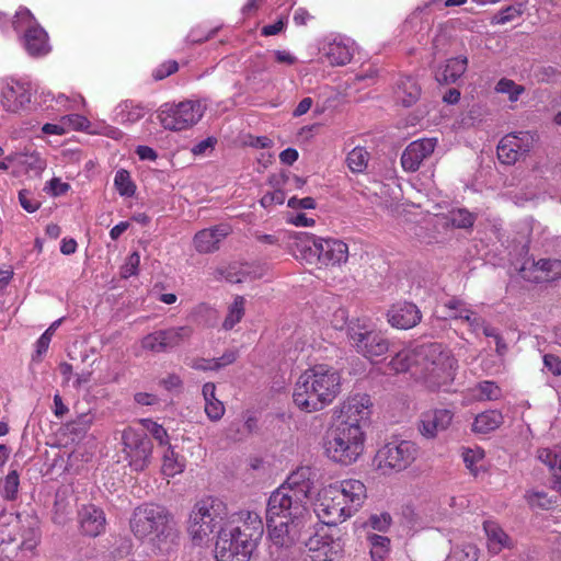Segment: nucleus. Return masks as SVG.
I'll list each match as a JSON object with an SVG mask.
<instances>
[{
  "label": "nucleus",
  "mask_w": 561,
  "mask_h": 561,
  "mask_svg": "<svg viewBox=\"0 0 561 561\" xmlns=\"http://www.w3.org/2000/svg\"><path fill=\"white\" fill-rule=\"evenodd\" d=\"M523 279L535 283H551L561 278V260L542 257L526 260L518 270Z\"/></svg>",
  "instance_id": "obj_19"
},
{
  "label": "nucleus",
  "mask_w": 561,
  "mask_h": 561,
  "mask_svg": "<svg viewBox=\"0 0 561 561\" xmlns=\"http://www.w3.org/2000/svg\"><path fill=\"white\" fill-rule=\"evenodd\" d=\"M307 501L312 488V470L304 466L293 471L282 484Z\"/></svg>",
  "instance_id": "obj_30"
},
{
  "label": "nucleus",
  "mask_w": 561,
  "mask_h": 561,
  "mask_svg": "<svg viewBox=\"0 0 561 561\" xmlns=\"http://www.w3.org/2000/svg\"><path fill=\"white\" fill-rule=\"evenodd\" d=\"M436 145V138H423L412 141L401 156L402 168L409 172L419 170L422 162L434 152Z\"/></svg>",
  "instance_id": "obj_23"
},
{
  "label": "nucleus",
  "mask_w": 561,
  "mask_h": 561,
  "mask_svg": "<svg viewBox=\"0 0 561 561\" xmlns=\"http://www.w3.org/2000/svg\"><path fill=\"white\" fill-rule=\"evenodd\" d=\"M320 51L331 66H344L351 61L354 48L348 38L334 37L325 42Z\"/></svg>",
  "instance_id": "obj_26"
},
{
  "label": "nucleus",
  "mask_w": 561,
  "mask_h": 561,
  "mask_svg": "<svg viewBox=\"0 0 561 561\" xmlns=\"http://www.w3.org/2000/svg\"><path fill=\"white\" fill-rule=\"evenodd\" d=\"M31 101V83L11 78L0 80V105L4 111L21 113L27 110Z\"/></svg>",
  "instance_id": "obj_16"
},
{
  "label": "nucleus",
  "mask_w": 561,
  "mask_h": 561,
  "mask_svg": "<svg viewBox=\"0 0 561 561\" xmlns=\"http://www.w3.org/2000/svg\"><path fill=\"white\" fill-rule=\"evenodd\" d=\"M535 137L529 131L504 136L497 145V158L504 164H514L533 148Z\"/></svg>",
  "instance_id": "obj_20"
},
{
  "label": "nucleus",
  "mask_w": 561,
  "mask_h": 561,
  "mask_svg": "<svg viewBox=\"0 0 561 561\" xmlns=\"http://www.w3.org/2000/svg\"><path fill=\"white\" fill-rule=\"evenodd\" d=\"M215 144H216L215 138L208 137L202 141H199L198 144H196L192 148V153L195 156L206 154L208 151L214 149Z\"/></svg>",
  "instance_id": "obj_64"
},
{
  "label": "nucleus",
  "mask_w": 561,
  "mask_h": 561,
  "mask_svg": "<svg viewBox=\"0 0 561 561\" xmlns=\"http://www.w3.org/2000/svg\"><path fill=\"white\" fill-rule=\"evenodd\" d=\"M288 176L286 174H278L270 176V184L274 187V191L266 193L262 196L260 203L264 208H268L273 205H282L285 202V193L282 186L285 185Z\"/></svg>",
  "instance_id": "obj_38"
},
{
  "label": "nucleus",
  "mask_w": 561,
  "mask_h": 561,
  "mask_svg": "<svg viewBox=\"0 0 561 561\" xmlns=\"http://www.w3.org/2000/svg\"><path fill=\"white\" fill-rule=\"evenodd\" d=\"M39 543V533L35 529L28 530L22 540L21 548L25 551H34Z\"/></svg>",
  "instance_id": "obj_60"
},
{
  "label": "nucleus",
  "mask_w": 561,
  "mask_h": 561,
  "mask_svg": "<svg viewBox=\"0 0 561 561\" xmlns=\"http://www.w3.org/2000/svg\"><path fill=\"white\" fill-rule=\"evenodd\" d=\"M307 501L283 485L278 486L267 502V522L276 518L306 519L308 515Z\"/></svg>",
  "instance_id": "obj_11"
},
{
  "label": "nucleus",
  "mask_w": 561,
  "mask_h": 561,
  "mask_svg": "<svg viewBox=\"0 0 561 561\" xmlns=\"http://www.w3.org/2000/svg\"><path fill=\"white\" fill-rule=\"evenodd\" d=\"M194 329L191 325L172 327L162 330L165 350L173 348L193 335Z\"/></svg>",
  "instance_id": "obj_39"
},
{
  "label": "nucleus",
  "mask_w": 561,
  "mask_h": 561,
  "mask_svg": "<svg viewBox=\"0 0 561 561\" xmlns=\"http://www.w3.org/2000/svg\"><path fill=\"white\" fill-rule=\"evenodd\" d=\"M331 484L337 491L340 500L345 503L348 516L352 517L366 500L365 484L357 479H345Z\"/></svg>",
  "instance_id": "obj_22"
},
{
  "label": "nucleus",
  "mask_w": 561,
  "mask_h": 561,
  "mask_svg": "<svg viewBox=\"0 0 561 561\" xmlns=\"http://www.w3.org/2000/svg\"><path fill=\"white\" fill-rule=\"evenodd\" d=\"M231 229L228 225H218L203 229L194 237V247L198 253H211L219 249L220 242L229 236Z\"/></svg>",
  "instance_id": "obj_28"
},
{
  "label": "nucleus",
  "mask_w": 561,
  "mask_h": 561,
  "mask_svg": "<svg viewBox=\"0 0 561 561\" xmlns=\"http://www.w3.org/2000/svg\"><path fill=\"white\" fill-rule=\"evenodd\" d=\"M306 248L317 255L318 261L325 266H337L347 262L348 247L345 242L333 238H318L313 234L301 233Z\"/></svg>",
  "instance_id": "obj_13"
},
{
  "label": "nucleus",
  "mask_w": 561,
  "mask_h": 561,
  "mask_svg": "<svg viewBox=\"0 0 561 561\" xmlns=\"http://www.w3.org/2000/svg\"><path fill=\"white\" fill-rule=\"evenodd\" d=\"M467 69V58H450L436 72L435 78L439 83L449 84L456 82Z\"/></svg>",
  "instance_id": "obj_32"
},
{
  "label": "nucleus",
  "mask_w": 561,
  "mask_h": 561,
  "mask_svg": "<svg viewBox=\"0 0 561 561\" xmlns=\"http://www.w3.org/2000/svg\"><path fill=\"white\" fill-rule=\"evenodd\" d=\"M448 220L453 227L468 229L473 226L476 215L466 208H457L449 211Z\"/></svg>",
  "instance_id": "obj_43"
},
{
  "label": "nucleus",
  "mask_w": 561,
  "mask_h": 561,
  "mask_svg": "<svg viewBox=\"0 0 561 561\" xmlns=\"http://www.w3.org/2000/svg\"><path fill=\"white\" fill-rule=\"evenodd\" d=\"M373 402L368 394L357 393L350 396L339 408L336 423H353L362 425L371 413Z\"/></svg>",
  "instance_id": "obj_21"
},
{
  "label": "nucleus",
  "mask_w": 561,
  "mask_h": 561,
  "mask_svg": "<svg viewBox=\"0 0 561 561\" xmlns=\"http://www.w3.org/2000/svg\"><path fill=\"white\" fill-rule=\"evenodd\" d=\"M129 527L137 539L151 546L154 553L168 552L175 538L171 513L158 504L147 503L136 507Z\"/></svg>",
  "instance_id": "obj_3"
},
{
  "label": "nucleus",
  "mask_w": 561,
  "mask_h": 561,
  "mask_svg": "<svg viewBox=\"0 0 561 561\" xmlns=\"http://www.w3.org/2000/svg\"><path fill=\"white\" fill-rule=\"evenodd\" d=\"M307 525L306 519H285L267 522L270 553L276 558H286L300 542Z\"/></svg>",
  "instance_id": "obj_9"
},
{
  "label": "nucleus",
  "mask_w": 561,
  "mask_h": 561,
  "mask_svg": "<svg viewBox=\"0 0 561 561\" xmlns=\"http://www.w3.org/2000/svg\"><path fill=\"white\" fill-rule=\"evenodd\" d=\"M497 93L506 94L511 102H516L525 92V88L511 79L502 78L495 85Z\"/></svg>",
  "instance_id": "obj_45"
},
{
  "label": "nucleus",
  "mask_w": 561,
  "mask_h": 561,
  "mask_svg": "<svg viewBox=\"0 0 561 561\" xmlns=\"http://www.w3.org/2000/svg\"><path fill=\"white\" fill-rule=\"evenodd\" d=\"M445 308H460L461 313L459 314L460 319L466 321L470 328V330L474 333L482 331L485 336L495 335V329L489 325L485 320L479 316H477L465 301L453 298L444 304Z\"/></svg>",
  "instance_id": "obj_29"
},
{
  "label": "nucleus",
  "mask_w": 561,
  "mask_h": 561,
  "mask_svg": "<svg viewBox=\"0 0 561 561\" xmlns=\"http://www.w3.org/2000/svg\"><path fill=\"white\" fill-rule=\"evenodd\" d=\"M347 334L357 353L371 363L385 355L390 348L388 339L381 331L376 330L367 319L352 321Z\"/></svg>",
  "instance_id": "obj_7"
},
{
  "label": "nucleus",
  "mask_w": 561,
  "mask_h": 561,
  "mask_svg": "<svg viewBox=\"0 0 561 561\" xmlns=\"http://www.w3.org/2000/svg\"><path fill=\"white\" fill-rule=\"evenodd\" d=\"M287 205L290 208L313 209L316 208V201L312 197H291L288 199Z\"/></svg>",
  "instance_id": "obj_63"
},
{
  "label": "nucleus",
  "mask_w": 561,
  "mask_h": 561,
  "mask_svg": "<svg viewBox=\"0 0 561 561\" xmlns=\"http://www.w3.org/2000/svg\"><path fill=\"white\" fill-rule=\"evenodd\" d=\"M312 505L314 514L324 525H337L351 518L345 503L340 500L332 484L318 491Z\"/></svg>",
  "instance_id": "obj_12"
},
{
  "label": "nucleus",
  "mask_w": 561,
  "mask_h": 561,
  "mask_svg": "<svg viewBox=\"0 0 561 561\" xmlns=\"http://www.w3.org/2000/svg\"><path fill=\"white\" fill-rule=\"evenodd\" d=\"M227 518V505L217 497L207 496L195 503L187 531L196 543H203L209 540L210 535L225 528Z\"/></svg>",
  "instance_id": "obj_5"
},
{
  "label": "nucleus",
  "mask_w": 561,
  "mask_h": 561,
  "mask_svg": "<svg viewBox=\"0 0 561 561\" xmlns=\"http://www.w3.org/2000/svg\"><path fill=\"white\" fill-rule=\"evenodd\" d=\"M202 393L205 401V413L211 421H218L225 414L224 403L216 398V386L214 382H206Z\"/></svg>",
  "instance_id": "obj_35"
},
{
  "label": "nucleus",
  "mask_w": 561,
  "mask_h": 561,
  "mask_svg": "<svg viewBox=\"0 0 561 561\" xmlns=\"http://www.w3.org/2000/svg\"><path fill=\"white\" fill-rule=\"evenodd\" d=\"M520 15V11L515 7H507L502 10L495 18V24H506Z\"/></svg>",
  "instance_id": "obj_61"
},
{
  "label": "nucleus",
  "mask_w": 561,
  "mask_h": 561,
  "mask_svg": "<svg viewBox=\"0 0 561 561\" xmlns=\"http://www.w3.org/2000/svg\"><path fill=\"white\" fill-rule=\"evenodd\" d=\"M141 346L145 350L156 352V353L164 352L165 346H164L162 330L154 331L152 333L147 334L141 340Z\"/></svg>",
  "instance_id": "obj_51"
},
{
  "label": "nucleus",
  "mask_w": 561,
  "mask_h": 561,
  "mask_svg": "<svg viewBox=\"0 0 561 561\" xmlns=\"http://www.w3.org/2000/svg\"><path fill=\"white\" fill-rule=\"evenodd\" d=\"M369 160V153L363 147H355L347 154L346 162L350 170L359 173L366 170Z\"/></svg>",
  "instance_id": "obj_42"
},
{
  "label": "nucleus",
  "mask_w": 561,
  "mask_h": 561,
  "mask_svg": "<svg viewBox=\"0 0 561 561\" xmlns=\"http://www.w3.org/2000/svg\"><path fill=\"white\" fill-rule=\"evenodd\" d=\"M365 440L363 425L336 423L324 438V454L335 463L350 466L364 454Z\"/></svg>",
  "instance_id": "obj_4"
},
{
  "label": "nucleus",
  "mask_w": 561,
  "mask_h": 561,
  "mask_svg": "<svg viewBox=\"0 0 561 561\" xmlns=\"http://www.w3.org/2000/svg\"><path fill=\"white\" fill-rule=\"evenodd\" d=\"M367 525L378 531H387L391 525V516L388 513L371 515Z\"/></svg>",
  "instance_id": "obj_56"
},
{
  "label": "nucleus",
  "mask_w": 561,
  "mask_h": 561,
  "mask_svg": "<svg viewBox=\"0 0 561 561\" xmlns=\"http://www.w3.org/2000/svg\"><path fill=\"white\" fill-rule=\"evenodd\" d=\"M483 528L488 537V547L491 552L499 553L502 549L511 546L510 537L495 522L485 520Z\"/></svg>",
  "instance_id": "obj_34"
},
{
  "label": "nucleus",
  "mask_w": 561,
  "mask_h": 561,
  "mask_svg": "<svg viewBox=\"0 0 561 561\" xmlns=\"http://www.w3.org/2000/svg\"><path fill=\"white\" fill-rule=\"evenodd\" d=\"M23 164L26 170L32 172L34 175H41L46 168V161L36 153L25 156Z\"/></svg>",
  "instance_id": "obj_53"
},
{
  "label": "nucleus",
  "mask_w": 561,
  "mask_h": 561,
  "mask_svg": "<svg viewBox=\"0 0 561 561\" xmlns=\"http://www.w3.org/2000/svg\"><path fill=\"white\" fill-rule=\"evenodd\" d=\"M371 561H386L390 553V539L377 534H368Z\"/></svg>",
  "instance_id": "obj_40"
},
{
  "label": "nucleus",
  "mask_w": 561,
  "mask_h": 561,
  "mask_svg": "<svg viewBox=\"0 0 561 561\" xmlns=\"http://www.w3.org/2000/svg\"><path fill=\"white\" fill-rule=\"evenodd\" d=\"M245 311V299L242 296H237L233 302L228 307L227 316L222 322V328L226 331L233 329L239 323Z\"/></svg>",
  "instance_id": "obj_41"
},
{
  "label": "nucleus",
  "mask_w": 561,
  "mask_h": 561,
  "mask_svg": "<svg viewBox=\"0 0 561 561\" xmlns=\"http://www.w3.org/2000/svg\"><path fill=\"white\" fill-rule=\"evenodd\" d=\"M4 496L8 500H13L19 489V474L15 470L9 472L4 481Z\"/></svg>",
  "instance_id": "obj_57"
},
{
  "label": "nucleus",
  "mask_w": 561,
  "mask_h": 561,
  "mask_svg": "<svg viewBox=\"0 0 561 561\" xmlns=\"http://www.w3.org/2000/svg\"><path fill=\"white\" fill-rule=\"evenodd\" d=\"M341 391L340 373L328 365H314L304 371L294 389V403L302 411L316 412L333 402Z\"/></svg>",
  "instance_id": "obj_2"
},
{
  "label": "nucleus",
  "mask_w": 561,
  "mask_h": 561,
  "mask_svg": "<svg viewBox=\"0 0 561 561\" xmlns=\"http://www.w3.org/2000/svg\"><path fill=\"white\" fill-rule=\"evenodd\" d=\"M394 93L399 102L404 106H411L420 98L421 88L414 78L403 77L398 81Z\"/></svg>",
  "instance_id": "obj_33"
},
{
  "label": "nucleus",
  "mask_w": 561,
  "mask_h": 561,
  "mask_svg": "<svg viewBox=\"0 0 561 561\" xmlns=\"http://www.w3.org/2000/svg\"><path fill=\"white\" fill-rule=\"evenodd\" d=\"M473 394L478 400H497L502 397V390L495 382L484 380L476 386Z\"/></svg>",
  "instance_id": "obj_44"
},
{
  "label": "nucleus",
  "mask_w": 561,
  "mask_h": 561,
  "mask_svg": "<svg viewBox=\"0 0 561 561\" xmlns=\"http://www.w3.org/2000/svg\"><path fill=\"white\" fill-rule=\"evenodd\" d=\"M503 423V415L497 410H489L478 414L472 423V432L488 434Z\"/></svg>",
  "instance_id": "obj_36"
},
{
  "label": "nucleus",
  "mask_w": 561,
  "mask_h": 561,
  "mask_svg": "<svg viewBox=\"0 0 561 561\" xmlns=\"http://www.w3.org/2000/svg\"><path fill=\"white\" fill-rule=\"evenodd\" d=\"M419 448L411 440H391L380 447L374 462L383 474L400 472L410 467L416 459Z\"/></svg>",
  "instance_id": "obj_10"
},
{
  "label": "nucleus",
  "mask_w": 561,
  "mask_h": 561,
  "mask_svg": "<svg viewBox=\"0 0 561 561\" xmlns=\"http://www.w3.org/2000/svg\"><path fill=\"white\" fill-rule=\"evenodd\" d=\"M478 549L471 543H465L451 550L448 561H477Z\"/></svg>",
  "instance_id": "obj_50"
},
{
  "label": "nucleus",
  "mask_w": 561,
  "mask_h": 561,
  "mask_svg": "<svg viewBox=\"0 0 561 561\" xmlns=\"http://www.w3.org/2000/svg\"><path fill=\"white\" fill-rule=\"evenodd\" d=\"M146 114V108L133 100H125L121 102L113 112L114 122L126 125L135 124L141 119Z\"/></svg>",
  "instance_id": "obj_31"
},
{
  "label": "nucleus",
  "mask_w": 561,
  "mask_h": 561,
  "mask_svg": "<svg viewBox=\"0 0 561 561\" xmlns=\"http://www.w3.org/2000/svg\"><path fill=\"white\" fill-rule=\"evenodd\" d=\"M305 561H335L343 551L340 539L333 538L324 528L317 530L305 541Z\"/></svg>",
  "instance_id": "obj_18"
},
{
  "label": "nucleus",
  "mask_w": 561,
  "mask_h": 561,
  "mask_svg": "<svg viewBox=\"0 0 561 561\" xmlns=\"http://www.w3.org/2000/svg\"><path fill=\"white\" fill-rule=\"evenodd\" d=\"M70 188V185L66 182H62L58 178L51 179L49 182L46 183L44 191L51 196H60L66 194Z\"/></svg>",
  "instance_id": "obj_58"
},
{
  "label": "nucleus",
  "mask_w": 561,
  "mask_h": 561,
  "mask_svg": "<svg viewBox=\"0 0 561 561\" xmlns=\"http://www.w3.org/2000/svg\"><path fill=\"white\" fill-rule=\"evenodd\" d=\"M225 528H228L240 539L247 540L255 548L257 547L264 531L261 515L257 512L250 510H241L231 515L228 514Z\"/></svg>",
  "instance_id": "obj_14"
},
{
  "label": "nucleus",
  "mask_w": 561,
  "mask_h": 561,
  "mask_svg": "<svg viewBox=\"0 0 561 561\" xmlns=\"http://www.w3.org/2000/svg\"><path fill=\"white\" fill-rule=\"evenodd\" d=\"M140 264V255L138 252H133L126 260L125 264L121 268V275L123 278H129L138 273Z\"/></svg>",
  "instance_id": "obj_55"
},
{
  "label": "nucleus",
  "mask_w": 561,
  "mask_h": 561,
  "mask_svg": "<svg viewBox=\"0 0 561 561\" xmlns=\"http://www.w3.org/2000/svg\"><path fill=\"white\" fill-rule=\"evenodd\" d=\"M12 26L18 34H22L21 44L30 56L42 57L50 51L48 35L30 10L21 8L16 11Z\"/></svg>",
  "instance_id": "obj_8"
},
{
  "label": "nucleus",
  "mask_w": 561,
  "mask_h": 561,
  "mask_svg": "<svg viewBox=\"0 0 561 561\" xmlns=\"http://www.w3.org/2000/svg\"><path fill=\"white\" fill-rule=\"evenodd\" d=\"M410 369L428 389L437 390L451 383L457 360L442 344L426 343L397 352L387 363L385 373L400 374Z\"/></svg>",
  "instance_id": "obj_1"
},
{
  "label": "nucleus",
  "mask_w": 561,
  "mask_h": 561,
  "mask_svg": "<svg viewBox=\"0 0 561 561\" xmlns=\"http://www.w3.org/2000/svg\"><path fill=\"white\" fill-rule=\"evenodd\" d=\"M545 367L554 376L561 375V359L553 354H546L543 356Z\"/></svg>",
  "instance_id": "obj_62"
},
{
  "label": "nucleus",
  "mask_w": 561,
  "mask_h": 561,
  "mask_svg": "<svg viewBox=\"0 0 561 561\" xmlns=\"http://www.w3.org/2000/svg\"><path fill=\"white\" fill-rule=\"evenodd\" d=\"M453 417L454 413L448 409L426 411L420 419V433L426 438H435L450 426Z\"/></svg>",
  "instance_id": "obj_25"
},
{
  "label": "nucleus",
  "mask_w": 561,
  "mask_h": 561,
  "mask_svg": "<svg viewBox=\"0 0 561 561\" xmlns=\"http://www.w3.org/2000/svg\"><path fill=\"white\" fill-rule=\"evenodd\" d=\"M256 548L240 539L228 528L218 530L215 543L216 561H249Z\"/></svg>",
  "instance_id": "obj_15"
},
{
  "label": "nucleus",
  "mask_w": 561,
  "mask_h": 561,
  "mask_svg": "<svg viewBox=\"0 0 561 561\" xmlns=\"http://www.w3.org/2000/svg\"><path fill=\"white\" fill-rule=\"evenodd\" d=\"M185 469V460L176 454L171 445L164 447L162 455L161 472L163 476L172 478L180 474Z\"/></svg>",
  "instance_id": "obj_37"
},
{
  "label": "nucleus",
  "mask_w": 561,
  "mask_h": 561,
  "mask_svg": "<svg viewBox=\"0 0 561 561\" xmlns=\"http://www.w3.org/2000/svg\"><path fill=\"white\" fill-rule=\"evenodd\" d=\"M66 130H87L90 127V122L87 117L80 114H70L61 117Z\"/></svg>",
  "instance_id": "obj_52"
},
{
  "label": "nucleus",
  "mask_w": 561,
  "mask_h": 561,
  "mask_svg": "<svg viewBox=\"0 0 561 561\" xmlns=\"http://www.w3.org/2000/svg\"><path fill=\"white\" fill-rule=\"evenodd\" d=\"M387 318L392 328L409 330L421 322L422 313L416 305L401 301L390 307Z\"/></svg>",
  "instance_id": "obj_24"
},
{
  "label": "nucleus",
  "mask_w": 561,
  "mask_h": 561,
  "mask_svg": "<svg viewBox=\"0 0 561 561\" xmlns=\"http://www.w3.org/2000/svg\"><path fill=\"white\" fill-rule=\"evenodd\" d=\"M78 520L82 533L87 536L96 537L105 530L104 512L95 505H83L78 511Z\"/></svg>",
  "instance_id": "obj_27"
},
{
  "label": "nucleus",
  "mask_w": 561,
  "mask_h": 561,
  "mask_svg": "<svg viewBox=\"0 0 561 561\" xmlns=\"http://www.w3.org/2000/svg\"><path fill=\"white\" fill-rule=\"evenodd\" d=\"M122 442L129 466L135 471L145 470L152 455V446L142 433L133 427L123 431Z\"/></svg>",
  "instance_id": "obj_17"
},
{
  "label": "nucleus",
  "mask_w": 561,
  "mask_h": 561,
  "mask_svg": "<svg viewBox=\"0 0 561 561\" xmlns=\"http://www.w3.org/2000/svg\"><path fill=\"white\" fill-rule=\"evenodd\" d=\"M114 185L122 196L130 197L135 194L136 186L131 181L128 171L121 169L116 172L114 178Z\"/></svg>",
  "instance_id": "obj_46"
},
{
  "label": "nucleus",
  "mask_w": 561,
  "mask_h": 561,
  "mask_svg": "<svg viewBox=\"0 0 561 561\" xmlns=\"http://www.w3.org/2000/svg\"><path fill=\"white\" fill-rule=\"evenodd\" d=\"M19 201L23 209L27 213H34L38 209L41 203L34 197V195L26 191L22 190L19 192Z\"/></svg>",
  "instance_id": "obj_59"
},
{
  "label": "nucleus",
  "mask_w": 561,
  "mask_h": 561,
  "mask_svg": "<svg viewBox=\"0 0 561 561\" xmlns=\"http://www.w3.org/2000/svg\"><path fill=\"white\" fill-rule=\"evenodd\" d=\"M140 423L144 428L153 436L160 446L167 447L170 445L168 432L162 425L153 422L150 419H142L140 420Z\"/></svg>",
  "instance_id": "obj_48"
},
{
  "label": "nucleus",
  "mask_w": 561,
  "mask_h": 561,
  "mask_svg": "<svg viewBox=\"0 0 561 561\" xmlns=\"http://www.w3.org/2000/svg\"><path fill=\"white\" fill-rule=\"evenodd\" d=\"M461 456L466 467L476 474L479 469V463L484 458V450L480 447L462 448Z\"/></svg>",
  "instance_id": "obj_49"
},
{
  "label": "nucleus",
  "mask_w": 561,
  "mask_h": 561,
  "mask_svg": "<svg viewBox=\"0 0 561 561\" xmlns=\"http://www.w3.org/2000/svg\"><path fill=\"white\" fill-rule=\"evenodd\" d=\"M538 459L549 467L556 478L561 479V455L551 449L542 448L538 450Z\"/></svg>",
  "instance_id": "obj_47"
},
{
  "label": "nucleus",
  "mask_w": 561,
  "mask_h": 561,
  "mask_svg": "<svg viewBox=\"0 0 561 561\" xmlns=\"http://www.w3.org/2000/svg\"><path fill=\"white\" fill-rule=\"evenodd\" d=\"M48 98H50L51 100L55 99V96L50 92H47L44 101L47 102ZM56 103L64 106L65 110H75V108H77V103H81L82 105H84L85 101L81 95H77V96L70 99V98L66 96L65 94L60 93L56 96Z\"/></svg>",
  "instance_id": "obj_54"
},
{
  "label": "nucleus",
  "mask_w": 561,
  "mask_h": 561,
  "mask_svg": "<svg viewBox=\"0 0 561 561\" xmlns=\"http://www.w3.org/2000/svg\"><path fill=\"white\" fill-rule=\"evenodd\" d=\"M207 108L204 100H184L179 103H164L158 110L162 127L172 131L186 130L195 126Z\"/></svg>",
  "instance_id": "obj_6"
}]
</instances>
